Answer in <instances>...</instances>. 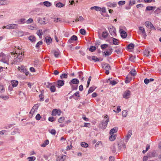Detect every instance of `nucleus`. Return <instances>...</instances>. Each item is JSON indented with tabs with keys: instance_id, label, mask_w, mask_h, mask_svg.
<instances>
[{
	"instance_id": "f257e3e1",
	"label": "nucleus",
	"mask_w": 161,
	"mask_h": 161,
	"mask_svg": "<svg viewBox=\"0 0 161 161\" xmlns=\"http://www.w3.org/2000/svg\"><path fill=\"white\" fill-rule=\"evenodd\" d=\"M104 118V119L101 121L99 124L100 128L103 129H104L106 128L109 121L108 115H105Z\"/></svg>"
},
{
	"instance_id": "f03ea898",
	"label": "nucleus",
	"mask_w": 161,
	"mask_h": 161,
	"mask_svg": "<svg viewBox=\"0 0 161 161\" xmlns=\"http://www.w3.org/2000/svg\"><path fill=\"white\" fill-rule=\"evenodd\" d=\"M79 83V80L76 78L72 79L69 83L73 90H76L77 89L78 86L77 85Z\"/></svg>"
},
{
	"instance_id": "7ed1b4c3",
	"label": "nucleus",
	"mask_w": 161,
	"mask_h": 161,
	"mask_svg": "<svg viewBox=\"0 0 161 161\" xmlns=\"http://www.w3.org/2000/svg\"><path fill=\"white\" fill-rule=\"evenodd\" d=\"M102 67L103 69L105 70V73L108 75L109 74V70L111 69L110 65L107 63H103L102 64Z\"/></svg>"
},
{
	"instance_id": "20e7f679",
	"label": "nucleus",
	"mask_w": 161,
	"mask_h": 161,
	"mask_svg": "<svg viewBox=\"0 0 161 161\" xmlns=\"http://www.w3.org/2000/svg\"><path fill=\"white\" fill-rule=\"evenodd\" d=\"M118 149L119 151H120L121 149L125 150L126 148L125 144L124 143V142L120 140L119 142H118Z\"/></svg>"
},
{
	"instance_id": "39448f33",
	"label": "nucleus",
	"mask_w": 161,
	"mask_h": 161,
	"mask_svg": "<svg viewBox=\"0 0 161 161\" xmlns=\"http://www.w3.org/2000/svg\"><path fill=\"white\" fill-rule=\"evenodd\" d=\"M18 25L16 24H12L7 25V29H18Z\"/></svg>"
},
{
	"instance_id": "423d86ee",
	"label": "nucleus",
	"mask_w": 161,
	"mask_h": 161,
	"mask_svg": "<svg viewBox=\"0 0 161 161\" xmlns=\"http://www.w3.org/2000/svg\"><path fill=\"white\" fill-rule=\"evenodd\" d=\"M130 95V92L129 90H126L124 93L123 97L126 99L129 98Z\"/></svg>"
},
{
	"instance_id": "0eeeda50",
	"label": "nucleus",
	"mask_w": 161,
	"mask_h": 161,
	"mask_svg": "<svg viewBox=\"0 0 161 161\" xmlns=\"http://www.w3.org/2000/svg\"><path fill=\"white\" fill-rule=\"evenodd\" d=\"M61 113V111L60 110H58L56 109H54L53 110L51 114L53 116H55L56 114L59 116L60 115Z\"/></svg>"
},
{
	"instance_id": "6e6552de",
	"label": "nucleus",
	"mask_w": 161,
	"mask_h": 161,
	"mask_svg": "<svg viewBox=\"0 0 161 161\" xmlns=\"http://www.w3.org/2000/svg\"><path fill=\"white\" fill-rule=\"evenodd\" d=\"M108 30L111 35L114 36L115 35V29L113 26H112L111 27L109 28Z\"/></svg>"
},
{
	"instance_id": "1a4fd4ad",
	"label": "nucleus",
	"mask_w": 161,
	"mask_h": 161,
	"mask_svg": "<svg viewBox=\"0 0 161 161\" xmlns=\"http://www.w3.org/2000/svg\"><path fill=\"white\" fill-rule=\"evenodd\" d=\"M37 19V21L38 23H40V24H46L45 21V18H41L40 17H36Z\"/></svg>"
},
{
	"instance_id": "9d476101",
	"label": "nucleus",
	"mask_w": 161,
	"mask_h": 161,
	"mask_svg": "<svg viewBox=\"0 0 161 161\" xmlns=\"http://www.w3.org/2000/svg\"><path fill=\"white\" fill-rule=\"evenodd\" d=\"M57 87L58 88H60L61 86H63L64 84V80H58L57 81Z\"/></svg>"
},
{
	"instance_id": "9b49d317",
	"label": "nucleus",
	"mask_w": 161,
	"mask_h": 161,
	"mask_svg": "<svg viewBox=\"0 0 161 161\" xmlns=\"http://www.w3.org/2000/svg\"><path fill=\"white\" fill-rule=\"evenodd\" d=\"M78 38L77 36L75 35H73L72 36L70 39H69L68 41V43H71L72 42V41H76L77 40Z\"/></svg>"
},
{
	"instance_id": "f8f14e48",
	"label": "nucleus",
	"mask_w": 161,
	"mask_h": 161,
	"mask_svg": "<svg viewBox=\"0 0 161 161\" xmlns=\"http://www.w3.org/2000/svg\"><path fill=\"white\" fill-rule=\"evenodd\" d=\"M132 134V131L131 130H130L128 131L126 137V139H125V141L126 142H128L129 139L131 137Z\"/></svg>"
},
{
	"instance_id": "ddd939ff",
	"label": "nucleus",
	"mask_w": 161,
	"mask_h": 161,
	"mask_svg": "<svg viewBox=\"0 0 161 161\" xmlns=\"http://www.w3.org/2000/svg\"><path fill=\"white\" fill-rule=\"evenodd\" d=\"M120 31L121 37L123 38H125L127 36L126 32L124 31H123L122 29H120Z\"/></svg>"
},
{
	"instance_id": "4468645a",
	"label": "nucleus",
	"mask_w": 161,
	"mask_h": 161,
	"mask_svg": "<svg viewBox=\"0 0 161 161\" xmlns=\"http://www.w3.org/2000/svg\"><path fill=\"white\" fill-rule=\"evenodd\" d=\"M51 53L53 54L55 57L56 58H58L60 54V53L58 51H56L54 50H52L51 51Z\"/></svg>"
},
{
	"instance_id": "2eb2a0df",
	"label": "nucleus",
	"mask_w": 161,
	"mask_h": 161,
	"mask_svg": "<svg viewBox=\"0 0 161 161\" xmlns=\"http://www.w3.org/2000/svg\"><path fill=\"white\" fill-rule=\"evenodd\" d=\"M45 41L46 42L47 45H49L51 43L52 40L51 37H46L45 39Z\"/></svg>"
},
{
	"instance_id": "dca6fc26",
	"label": "nucleus",
	"mask_w": 161,
	"mask_h": 161,
	"mask_svg": "<svg viewBox=\"0 0 161 161\" xmlns=\"http://www.w3.org/2000/svg\"><path fill=\"white\" fill-rule=\"evenodd\" d=\"M107 4L108 6L109 7H115L117 6L116 3L115 2H114L113 3H112L110 2H109Z\"/></svg>"
},
{
	"instance_id": "f3484780",
	"label": "nucleus",
	"mask_w": 161,
	"mask_h": 161,
	"mask_svg": "<svg viewBox=\"0 0 161 161\" xmlns=\"http://www.w3.org/2000/svg\"><path fill=\"white\" fill-rule=\"evenodd\" d=\"M9 3V2L8 0H0V6L4 5H8Z\"/></svg>"
},
{
	"instance_id": "a211bd4d",
	"label": "nucleus",
	"mask_w": 161,
	"mask_h": 161,
	"mask_svg": "<svg viewBox=\"0 0 161 161\" xmlns=\"http://www.w3.org/2000/svg\"><path fill=\"white\" fill-rule=\"evenodd\" d=\"M117 130L118 128L117 127H115L110 130L109 132V134L110 135L113 134L114 133H116Z\"/></svg>"
},
{
	"instance_id": "6ab92c4d",
	"label": "nucleus",
	"mask_w": 161,
	"mask_h": 161,
	"mask_svg": "<svg viewBox=\"0 0 161 161\" xmlns=\"http://www.w3.org/2000/svg\"><path fill=\"white\" fill-rule=\"evenodd\" d=\"M156 152L155 151H153L152 152H150L148 154V156L149 157H154L156 156Z\"/></svg>"
},
{
	"instance_id": "aec40b11",
	"label": "nucleus",
	"mask_w": 161,
	"mask_h": 161,
	"mask_svg": "<svg viewBox=\"0 0 161 161\" xmlns=\"http://www.w3.org/2000/svg\"><path fill=\"white\" fill-rule=\"evenodd\" d=\"M25 18H21L17 21V23L19 24L20 25L24 24L25 23Z\"/></svg>"
},
{
	"instance_id": "412c9836",
	"label": "nucleus",
	"mask_w": 161,
	"mask_h": 161,
	"mask_svg": "<svg viewBox=\"0 0 161 161\" xmlns=\"http://www.w3.org/2000/svg\"><path fill=\"white\" fill-rule=\"evenodd\" d=\"M23 55L22 53L20 54L19 53L18 55V57L16 58V61L18 62L21 61L22 60V56Z\"/></svg>"
},
{
	"instance_id": "4be33fe9",
	"label": "nucleus",
	"mask_w": 161,
	"mask_h": 161,
	"mask_svg": "<svg viewBox=\"0 0 161 161\" xmlns=\"http://www.w3.org/2000/svg\"><path fill=\"white\" fill-rule=\"evenodd\" d=\"M131 77L130 75H128L126 77V80L125 81V82L126 83H129L131 80Z\"/></svg>"
},
{
	"instance_id": "5701e85b",
	"label": "nucleus",
	"mask_w": 161,
	"mask_h": 161,
	"mask_svg": "<svg viewBox=\"0 0 161 161\" xmlns=\"http://www.w3.org/2000/svg\"><path fill=\"white\" fill-rule=\"evenodd\" d=\"M66 156L65 155H62L61 156H58L56 158L57 161H64V157Z\"/></svg>"
},
{
	"instance_id": "b1692460",
	"label": "nucleus",
	"mask_w": 161,
	"mask_h": 161,
	"mask_svg": "<svg viewBox=\"0 0 161 161\" xmlns=\"http://www.w3.org/2000/svg\"><path fill=\"white\" fill-rule=\"evenodd\" d=\"M43 4L45 6L47 7H49L52 5L51 3L47 1L43 2Z\"/></svg>"
},
{
	"instance_id": "393cba45",
	"label": "nucleus",
	"mask_w": 161,
	"mask_h": 161,
	"mask_svg": "<svg viewBox=\"0 0 161 161\" xmlns=\"http://www.w3.org/2000/svg\"><path fill=\"white\" fill-rule=\"evenodd\" d=\"M116 144L114 143L111 147V149L112 150V151L113 153H115L116 151Z\"/></svg>"
},
{
	"instance_id": "a878e982",
	"label": "nucleus",
	"mask_w": 161,
	"mask_h": 161,
	"mask_svg": "<svg viewBox=\"0 0 161 161\" xmlns=\"http://www.w3.org/2000/svg\"><path fill=\"white\" fill-rule=\"evenodd\" d=\"M28 39L32 42H35L36 39L35 37L34 36H30L28 37Z\"/></svg>"
},
{
	"instance_id": "bb28decb",
	"label": "nucleus",
	"mask_w": 161,
	"mask_h": 161,
	"mask_svg": "<svg viewBox=\"0 0 161 161\" xmlns=\"http://www.w3.org/2000/svg\"><path fill=\"white\" fill-rule=\"evenodd\" d=\"M49 143V141L48 140H46L44 141L43 143L42 144L41 146L42 147H45L47 145H48Z\"/></svg>"
},
{
	"instance_id": "cd10ccee",
	"label": "nucleus",
	"mask_w": 161,
	"mask_h": 161,
	"mask_svg": "<svg viewBox=\"0 0 161 161\" xmlns=\"http://www.w3.org/2000/svg\"><path fill=\"white\" fill-rule=\"evenodd\" d=\"M109 137V139L111 141H112L114 140L116 137V135H112Z\"/></svg>"
},
{
	"instance_id": "c85d7f7f",
	"label": "nucleus",
	"mask_w": 161,
	"mask_h": 161,
	"mask_svg": "<svg viewBox=\"0 0 161 161\" xmlns=\"http://www.w3.org/2000/svg\"><path fill=\"white\" fill-rule=\"evenodd\" d=\"M108 34L107 31H103L102 33V36L104 38H106L108 37Z\"/></svg>"
},
{
	"instance_id": "c756f323",
	"label": "nucleus",
	"mask_w": 161,
	"mask_h": 161,
	"mask_svg": "<svg viewBox=\"0 0 161 161\" xmlns=\"http://www.w3.org/2000/svg\"><path fill=\"white\" fill-rule=\"evenodd\" d=\"M150 51L148 49H145L143 51L144 55L148 57L149 55Z\"/></svg>"
},
{
	"instance_id": "7c9ffc66",
	"label": "nucleus",
	"mask_w": 161,
	"mask_h": 161,
	"mask_svg": "<svg viewBox=\"0 0 161 161\" xmlns=\"http://www.w3.org/2000/svg\"><path fill=\"white\" fill-rule=\"evenodd\" d=\"M96 88L95 86L90 87L88 91V94L94 91Z\"/></svg>"
},
{
	"instance_id": "2f4dec72",
	"label": "nucleus",
	"mask_w": 161,
	"mask_h": 161,
	"mask_svg": "<svg viewBox=\"0 0 161 161\" xmlns=\"http://www.w3.org/2000/svg\"><path fill=\"white\" fill-rule=\"evenodd\" d=\"M130 73L131 75L134 76L136 75V72L135 69H132L130 71Z\"/></svg>"
},
{
	"instance_id": "473e14b6",
	"label": "nucleus",
	"mask_w": 161,
	"mask_h": 161,
	"mask_svg": "<svg viewBox=\"0 0 161 161\" xmlns=\"http://www.w3.org/2000/svg\"><path fill=\"white\" fill-rule=\"evenodd\" d=\"M19 134L20 132L18 129H15L14 130L11 132V134L12 135H14L16 134Z\"/></svg>"
},
{
	"instance_id": "72a5a7b5",
	"label": "nucleus",
	"mask_w": 161,
	"mask_h": 161,
	"mask_svg": "<svg viewBox=\"0 0 161 161\" xmlns=\"http://www.w3.org/2000/svg\"><path fill=\"white\" fill-rule=\"evenodd\" d=\"M12 85L13 87H16L18 84V82L17 80H14L12 81Z\"/></svg>"
},
{
	"instance_id": "f704fd0d",
	"label": "nucleus",
	"mask_w": 161,
	"mask_h": 161,
	"mask_svg": "<svg viewBox=\"0 0 161 161\" xmlns=\"http://www.w3.org/2000/svg\"><path fill=\"white\" fill-rule=\"evenodd\" d=\"M80 145L82 147H87L88 146V144L85 142H81Z\"/></svg>"
},
{
	"instance_id": "c9c22d12",
	"label": "nucleus",
	"mask_w": 161,
	"mask_h": 161,
	"mask_svg": "<svg viewBox=\"0 0 161 161\" xmlns=\"http://www.w3.org/2000/svg\"><path fill=\"white\" fill-rule=\"evenodd\" d=\"M155 8V7L147 6L146 7V10L150 11L152 10H154Z\"/></svg>"
},
{
	"instance_id": "e433bc0d",
	"label": "nucleus",
	"mask_w": 161,
	"mask_h": 161,
	"mask_svg": "<svg viewBox=\"0 0 161 161\" xmlns=\"http://www.w3.org/2000/svg\"><path fill=\"white\" fill-rule=\"evenodd\" d=\"M50 90L52 92H55L56 89L54 86L51 85L50 88Z\"/></svg>"
},
{
	"instance_id": "4c0bfd02",
	"label": "nucleus",
	"mask_w": 161,
	"mask_h": 161,
	"mask_svg": "<svg viewBox=\"0 0 161 161\" xmlns=\"http://www.w3.org/2000/svg\"><path fill=\"white\" fill-rule=\"evenodd\" d=\"M118 40L117 39L113 38V44L115 45H117L119 44V42H118Z\"/></svg>"
},
{
	"instance_id": "58836bf2",
	"label": "nucleus",
	"mask_w": 161,
	"mask_h": 161,
	"mask_svg": "<svg viewBox=\"0 0 161 161\" xmlns=\"http://www.w3.org/2000/svg\"><path fill=\"white\" fill-rule=\"evenodd\" d=\"M64 6V5L63 4L60 2L56 4V6L58 8L63 7Z\"/></svg>"
},
{
	"instance_id": "ea45409f",
	"label": "nucleus",
	"mask_w": 161,
	"mask_h": 161,
	"mask_svg": "<svg viewBox=\"0 0 161 161\" xmlns=\"http://www.w3.org/2000/svg\"><path fill=\"white\" fill-rule=\"evenodd\" d=\"M67 77H68V75L66 74H65V73L62 74L60 76V78L61 79H62L63 78L64 79H66L67 78Z\"/></svg>"
},
{
	"instance_id": "a19ab883",
	"label": "nucleus",
	"mask_w": 161,
	"mask_h": 161,
	"mask_svg": "<svg viewBox=\"0 0 161 161\" xmlns=\"http://www.w3.org/2000/svg\"><path fill=\"white\" fill-rule=\"evenodd\" d=\"M136 58V56H133L131 55L129 58V60L131 62H134L135 59Z\"/></svg>"
},
{
	"instance_id": "79ce46f5",
	"label": "nucleus",
	"mask_w": 161,
	"mask_h": 161,
	"mask_svg": "<svg viewBox=\"0 0 161 161\" xmlns=\"http://www.w3.org/2000/svg\"><path fill=\"white\" fill-rule=\"evenodd\" d=\"M42 41H40L38 42L36 44V48L38 49L39 47V46L40 45H42Z\"/></svg>"
},
{
	"instance_id": "37998d69",
	"label": "nucleus",
	"mask_w": 161,
	"mask_h": 161,
	"mask_svg": "<svg viewBox=\"0 0 161 161\" xmlns=\"http://www.w3.org/2000/svg\"><path fill=\"white\" fill-rule=\"evenodd\" d=\"M0 98L4 100H6L9 98V97L8 96L1 95Z\"/></svg>"
},
{
	"instance_id": "c03bdc74",
	"label": "nucleus",
	"mask_w": 161,
	"mask_h": 161,
	"mask_svg": "<svg viewBox=\"0 0 161 161\" xmlns=\"http://www.w3.org/2000/svg\"><path fill=\"white\" fill-rule=\"evenodd\" d=\"M134 44L132 43H130L128 46V49H131L134 48Z\"/></svg>"
},
{
	"instance_id": "a18cd8bd",
	"label": "nucleus",
	"mask_w": 161,
	"mask_h": 161,
	"mask_svg": "<svg viewBox=\"0 0 161 161\" xmlns=\"http://www.w3.org/2000/svg\"><path fill=\"white\" fill-rule=\"evenodd\" d=\"M27 159L29 160L28 161H35L36 159V158L34 156L30 157H28Z\"/></svg>"
},
{
	"instance_id": "49530a36",
	"label": "nucleus",
	"mask_w": 161,
	"mask_h": 161,
	"mask_svg": "<svg viewBox=\"0 0 161 161\" xmlns=\"http://www.w3.org/2000/svg\"><path fill=\"white\" fill-rule=\"evenodd\" d=\"M80 33L83 35H85L86 33V32L84 29H81L80 31Z\"/></svg>"
},
{
	"instance_id": "de8ad7c7",
	"label": "nucleus",
	"mask_w": 161,
	"mask_h": 161,
	"mask_svg": "<svg viewBox=\"0 0 161 161\" xmlns=\"http://www.w3.org/2000/svg\"><path fill=\"white\" fill-rule=\"evenodd\" d=\"M37 35L41 38V36L42 35V30H39L37 31L36 33Z\"/></svg>"
},
{
	"instance_id": "09e8293b",
	"label": "nucleus",
	"mask_w": 161,
	"mask_h": 161,
	"mask_svg": "<svg viewBox=\"0 0 161 161\" xmlns=\"http://www.w3.org/2000/svg\"><path fill=\"white\" fill-rule=\"evenodd\" d=\"M108 46V45L107 44H105L102 45L101 46V47L103 50L107 48Z\"/></svg>"
},
{
	"instance_id": "8fccbe9b",
	"label": "nucleus",
	"mask_w": 161,
	"mask_h": 161,
	"mask_svg": "<svg viewBox=\"0 0 161 161\" xmlns=\"http://www.w3.org/2000/svg\"><path fill=\"white\" fill-rule=\"evenodd\" d=\"M5 89L3 86L2 85H0V93H3Z\"/></svg>"
},
{
	"instance_id": "3c124183",
	"label": "nucleus",
	"mask_w": 161,
	"mask_h": 161,
	"mask_svg": "<svg viewBox=\"0 0 161 161\" xmlns=\"http://www.w3.org/2000/svg\"><path fill=\"white\" fill-rule=\"evenodd\" d=\"M96 47L94 46H91L89 48V50L91 52H94L96 49Z\"/></svg>"
},
{
	"instance_id": "603ef678",
	"label": "nucleus",
	"mask_w": 161,
	"mask_h": 161,
	"mask_svg": "<svg viewBox=\"0 0 161 161\" xmlns=\"http://www.w3.org/2000/svg\"><path fill=\"white\" fill-rule=\"evenodd\" d=\"M92 60L94 62H96L99 61V60L95 56H92Z\"/></svg>"
},
{
	"instance_id": "864d4df0",
	"label": "nucleus",
	"mask_w": 161,
	"mask_h": 161,
	"mask_svg": "<svg viewBox=\"0 0 161 161\" xmlns=\"http://www.w3.org/2000/svg\"><path fill=\"white\" fill-rule=\"evenodd\" d=\"M127 111L126 110H124L122 112V116L124 117H125L127 115Z\"/></svg>"
},
{
	"instance_id": "5fc2aeb1",
	"label": "nucleus",
	"mask_w": 161,
	"mask_h": 161,
	"mask_svg": "<svg viewBox=\"0 0 161 161\" xmlns=\"http://www.w3.org/2000/svg\"><path fill=\"white\" fill-rule=\"evenodd\" d=\"M136 0H130L129 3V5L132 6L135 3Z\"/></svg>"
},
{
	"instance_id": "6e6d98bb",
	"label": "nucleus",
	"mask_w": 161,
	"mask_h": 161,
	"mask_svg": "<svg viewBox=\"0 0 161 161\" xmlns=\"http://www.w3.org/2000/svg\"><path fill=\"white\" fill-rule=\"evenodd\" d=\"M38 104H35L33 107L32 109H33L35 111H37V109L38 108Z\"/></svg>"
},
{
	"instance_id": "4d7b16f0",
	"label": "nucleus",
	"mask_w": 161,
	"mask_h": 161,
	"mask_svg": "<svg viewBox=\"0 0 161 161\" xmlns=\"http://www.w3.org/2000/svg\"><path fill=\"white\" fill-rule=\"evenodd\" d=\"M125 1H120L118 2V4L119 6L123 5L125 4Z\"/></svg>"
},
{
	"instance_id": "13d9d810",
	"label": "nucleus",
	"mask_w": 161,
	"mask_h": 161,
	"mask_svg": "<svg viewBox=\"0 0 161 161\" xmlns=\"http://www.w3.org/2000/svg\"><path fill=\"white\" fill-rule=\"evenodd\" d=\"M64 119L65 118L64 117H61L58 119V121L59 123H61L64 120Z\"/></svg>"
},
{
	"instance_id": "bf43d9fd",
	"label": "nucleus",
	"mask_w": 161,
	"mask_h": 161,
	"mask_svg": "<svg viewBox=\"0 0 161 161\" xmlns=\"http://www.w3.org/2000/svg\"><path fill=\"white\" fill-rule=\"evenodd\" d=\"M103 53L104 54V55L105 56H109V55H110L112 53V52H109L107 51L106 52H103Z\"/></svg>"
},
{
	"instance_id": "052dcab7",
	"label": "nucleus",
	"mask_w": 161,
	"mask_h": 161,
	"mask_svg": "<svg viewBox=\"0 0 161 161\" xmlns=\"http://www.w3.org/2000/svg\"><path fill=\"white\" fill-rule=\"evenodd\" d=\"M151 22L150 21H147L145 22V25L147 27H149L150 26V25L151 24Z\"/></svg>"
},
{
	"instance_id": "680f3d73",
	"label": "nucleus",
	"mask_w": 161,
	"mask_h": 161,
	"mask_svg": "<svg viewBox=\"0 0 161 161\" xmlns=\"http://www.w3.org/2000/svg\"><path fill=\"white\" fill-rule=\"evenodd\" d=\"M33 22V19L32 18H30L26 21V22L27 24H31V23H32Z\"/></svg>"
},
{
	"instance_id": "e2e57ef3",
	"label": "nucleus",
	"mask_w": 161,
	"mask_h": 161,
	"mask_svg": "<svg viewBox=\"0 0 161 161\" xmlns=\"http://www.w3.org/2000/svg\"><path fill=\"white\" fill-rule=\"evenodd\" d=\"M139 30L142 31V33H145V31L143 27L140 26L139 27Z\"/></svg>"
},
{
	"instance_id": "0e129e2a",
	"label": "nucleus",
	"mask_w": 161,
	"mask_h": 161,
	"mask_svg": "<svg viewBox=\"0 0 161 161\" xmlns=\"http://www.w3.org/2000/svg\"><path fill=\"white\" fill-rule=\"evenodd\" d=\"M39 97L41 101H43L44 100V96L42 93L39 95Z\"/></svg>"
},
{
	"instance_id": "69168bd1",
	"label": "nucleus",
	"mask_w": 161,
	"mask_h": 161,
	"mask_svg": "<svg viewBox=\"0 0 161 161\" xmlns=\"http://www.w3.org/2000/svg\"><path fill=\"white\" fill-rule=\"evenodd\" d=\"M41 118V117L40 115L39 114H38L36 116V119L37 120H39Z\"/></svg>"
},
{
	"instance_id": "338daca9",
	"label": "nucleus",
	"mask_w": 161,
	"mask_h": 161,
	"mask_svg": "<svg viewBox=\"0 0 161 161\" xmlns=\"http://www.w3.org/2000/svg\"><path fill=\"white\" fill-rule=\"evenodd\" d=\"M117 82L114 80L110 81V84L112 85L113 86H114L117 84Z\"/></svg>"
},
{
	"instance_id": "774afa93",
	"label": "nucleus",
	"mask_w": 161,
	"mask_h": 161,
	"mask_svg": "<svg viewBox=\"0 0 161 161\" xmlns=\"http://www.w3.org/2000/svg\"><path fill=\"white\" fill-rule=\"evenodd\" d=\"M101 8L100 7L98 6H96L95 10L97 11H101Z\"/></svg>"
}]
</instances>
